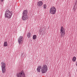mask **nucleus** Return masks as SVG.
<instances>
[{
    "label": "nucleus",
    "mask_w": 77,
    "mask_h": 77,
    "mask_svg": "<svg viewBox=\"0 0 77 77\" xmlns=\"http://www.w3.org/2000/svg\"><path fill=\"white\" fill-rule=\"evenodd\" d=\"M12 15V12H10L9 10H7L5 13V17L8 18H11Z\"/></svg>",
    "instance_id": "1"
},
{
    "label": "nucleus",
    "mask_w": 77,
    "mask_h": 77,
    "mask_svg": "<svg viewBox=\"0 0 77 77\" xmlns=\"http://www.w3.org/2000/svg\"><path fill=\"white\" fill-rule=\"evenodd\" d=\"M1 67L2 69V73H5L6 71V64L5 62H2L1 63Z\"/></svg>",
    "instance_id": "2"
},
{
    "label": "nucleus",
    "mask_w": 77,
    "mask_h": 77,
    "mask_svg": "<svg viewBox=\"0 0 77 77\" xmlns=\"http://www.w3.org/2000/svg\"><path fill=\"white\" fill-rule=\"evenodd\" d=\"M48 70V67L47 66L45 65L43 66L42 68L41 72L42 74H44Z\"/></svg>",
    "instance_id": "3"
},
{
    "label": "nucleus",
    "mask_w": 77,
    "mask_h": 77,
    "mask_svg": "<svg viewBox=\"0 0 77 77\" xmlns=\"http://www.w3.org/2000/svg\"><path fill=\"white\" fill-rule=\"evenodd\" d=\"M60 33L61 34L60 38L64 37V35H65V29L62 26L61 27Z\"/></svg>",
    "instance_id": "4"
},
{
    "label": "nucleus",
    "mask_w": 77,
    "mask_h": 77,
    "mask_svg": "<svg viewBox=\"0 0 77 77\" xmlns=\"http://www.w3.org/2000/svg\"><path fill=\"white\" fill-rule=\"evenodd\" d=\"M56 9L54 7H53L51 8L50 10V14H56Z\"/></svg>",
    "instance_id": "5"
},
{
    "label": "nucleus",
    "mask_w": 77,
    "mask_h": 77,
    "mask_svg": "<svg viewBox=\"0 0 77 77\" xmlns=\"http://www.w3.org/2000/svg\"><path fill=\"white\" fill-rule=\"evenodd\" d=\"M17 77H26L25 74L22 71L17 73Z\"/></svg>",
    "instance_id": "6"
},
{
    "label": "nucleus",
    "mask_w": 77,
    "mask_h": 77,
    "mask_svg": "<svg viewBox=\"0 0 77 77\" xmlns=\"http://www.w3.org/2000/svg\"><path fill=\"white\" fill-rule=\"evenodd\" d=\"M23 36H20L19 37V38L18 39V41L19 44L21 43L23 41Z\"/></svg>",
    "instance_id": "7"
},
{
    "label": "nucleus",
    "mask_w": 77,
    "mask_h": 77,
    "mask_svg": "<svg viewBox=\"0 0 77 77\" xmlns=\"http://www.w3.org/2000/svg\"><path fill=\"white\" fill-rule=\"evenodd\" d=\"M29 17L27 16L23 15L22 19L23 21H26L28 19Z\"/></svg>",
    "instance_id": "8"
},
{
    "label": "nucleus",
    "mask_w": 77,
    "mask_h": 77,
    "mask_svg": "<svg viewBox=\"0 0 77 77\" xmlns=\"http://www.w3.org/2000/svg\"><path fill=\"white\" fill-rule=\"evenodd\" d=\"M42 69V66H38L37 69V71L38 72H41V69Z\"/></svg>",
    "instance_id": "9"
},
{
    "label": "nucleus",
    "mask_w": 77,
    "mask_h": 77,
    "mask_svg": "<svg viewBox=\"0 0 77 77\" xmlns=\"http://www.w3.org/2000/svg\"><path fill=\"white\" fill-rule=\"evenodd\" d=\"M23 15H25L26 16H27V10H25L23 12Z\"/></svg>",
    "instance_id": "10"
},
{
    "label": "nucleus",
    "mask_w": 77,
    "mask_h": 77,
    "mask_svg": "<svg viewBox=\"0 0 77 77\" xmlns=\"http://www.w3.org/2000/svg\"><path fill=\"white\" fill-rule=\"evenodd\" d=\"M42 2L39 1L38 2L37 5L38 6H41L42 5Z\"/></svg>",
    "instance_id": "11"
},
{
    "label": "nucleus",
    "mask_w": 77,
    "mask_h": 77,
    "mask_svg": "<svg viewBox=\"0 0 77 77\" xmlns=\"http://www.w3.org/2000/svg\"><path fill=\"white\" fill-rule=\"evenodd\" d=\"M77 1L76 2V3L75 4V5H74V7H73V11L74 12H75V10L77 9Z\"/></svg>",
    "instance_id": "12"
},
{
    "label": "nucleus",
    "mask_w": 77,
    "mask_h": 77,
    "mask_svg": "<svg viewBox=\"0 0 77 77\" xmlns=\"http://www.w3.org/2000/svg\"><path fill=\"white\" fill-rule=\"evenodd\" d=\"M26 54L25 53H23V54H22V56L23 57H26Z\"/></svg>",
    "instance_id": "13"
},
{
    "label": "nucleus",
    "mask_w": 77,
    "mask_h": 77,
    "mask_svg": "<svg viewBox=\"0 0 77 77\" xmlns=\"http://www.w3.org/2000/svg\"><path fill=\"white\" fill-rule=\"evenodd\" d=\"M4 47H6L8 46V43H7V42H4Z\"/></svg>",
    "instance_id": "14"
},
{
    "label": "nucleus",
    "mask_w": 77,
    "mask_h": 77,
    "mask_svg": "<svg viewBox=\"0 0 77 77\" xmlns=\"http://www.w3.org/2000/svg\"><path fill=\"white\" fill-rule=\"evenodd\" d=\"M27 35L28 38H30V36H31V34H30V33H28L27 34Z\"/></svg>",
    "instance_id": "15"
},
{
    "label": "nucleus",
    "mask_w": 77,
    "mask_h": 77,
    "mask_svg": "<svg viewBox=\"0 0 77 77\" xmlns=\"http://www.w3.org/2000/svg\"><path fill=\"white\" fill-rule=\"evenodd\" d=\"M36 35H34L33 36V39H36Z\"/></svg>",
    "instance_id": "16"
},
{
    "label": "nucleus",
    "mask_w": 77,
    "mask_h": 77,
    "mask_svg": "<svg viewBox=\"0 0 77 77\" xmlns=\"http://www.w3.org/2000/svg\"><path fill=\"white\" fill-rule=\"evenodd\" d=\"M75 60H76V57H74L72 58V61L74 62L75 61Z\"/></svg>",
    "instance_id": "17"
},
{
    "label": "nucleus",
    "mask_w": 77,
    "mask_h": 77,
    "mask_svg": "<svg viewBox=\"0 0 77 77\" xmlns=\"http://www.w3.org/2000/svg\"><path fill=\"white\" fill-rule=\"evenodd\" d=\"M44 9H46V8H47V6H46V5L45 4L44 5Z\"/></svg>",
    "instance_id": "18"
},
{
    "label": "nucleus",
    "mask_w": 77,
    "mask_h": 77,
    "mask_svg": "<svg viewBox=\"0 0 77 77\" xmlns=\"http://www.w3.org/2000/svg\"><path fill=\"white\" fill-rule=\"evenodd\" d=\"M39 32H42V29H40Z\"/></svg>",
    "instance_id": "19"
},
{
    "label": "nucleus",
    "mask_w": 77,
    "mask_h": 77,
    "mask_svg": "<svg viewBox=\"0 0 77 77\" xmlns=\"http://www.w3.org/2000/svg\"><path fill=\"white\" fill-rule=\"evenodd\" d=\"M1 1L2 2H3L4 1V0H1Z\"/></svg>",
    "instance_id": "20"
},
{
    "label": "nucleus",
    "mask_w": 77,
    "mask_h": 77,
    "mask_svg": "<svg viewBox=\"0 0 77 77\" xmlns=\"http://www.w3.org/2000/svg\"><path fill=\"white\" fill-rule=\"evenodd\" d=\"M76 66H77V62L76 63Z\"/></svg>",
    "instance_id": "21"
}]
</instances>
